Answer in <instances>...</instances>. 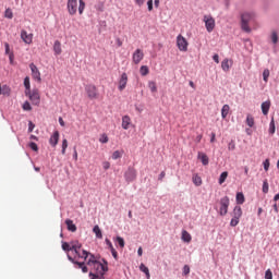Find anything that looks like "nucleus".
Instances as JSON below:
<instances>
[{
    "label": "nucleus",
    "mask_w": 279,
    "mask_h": 279,
    "mask_svg": "<svg viewBox=\"0 0 279 279\" xmlns=\"http://www.w3.org/2000/svg\"><path fill=\"white\" fill-rule=\"evenodd\" d=\"M228 114H230V105H223L221 109L222 119H227Z\"/></svg>",
    "instance_id": "21"
},
{
    "label": "nucleus",
    "mask_w": 279,
    "mask_h": 279,
    "mask_svg": "<svg viewBox=\"0 0 279 279\" xmlns=\"http://www.w3.org/2000/svg\"><path fill=\"white\" fill-rule=\"evenodd\" d=\"M62 250H63L64 252H73V248H72V246H71V243H68V242H63V243H62Z\"/></svg>",
    "instance_id": "31"
},
{
    "label": "nucleus",
    "mask_w": 279,
    "mask_h": 279,
    "mask_svg": "<svg viewBox=\"0 0 279 279\" xmlns=\"http://www.w3.org/2000/svg\"><path fill=\"white\" fill-rule=\"evenodd\" d=\"M228 149H229V151H234V149H236V144H234V141H231L228 144Z\"/></svg>",
    "instance_id": "45"
},
{
    "label": "nucleus",
    "mask_w": 279,
    "mask_h": 279,
    "mask_svg": "<svg viewBox=\"0 0 279 279\" xmlns=\"http://www.w3.org/2000/svg\"><path fill=\"white\" fill-rule=\"evenodd\" d=\"M21 38L26 45H32L34 40V34H28L27 31L23 29L21 32Z\"/></svg>",
    "instance_id": "12"
},
{
    "label": "nucleus",
    "mask_w": 279,
    "mask_h": 279,
    "mask_svg": "<svg viewBox=\"0 0 279 279\" xmlns=\"http://www.w3.org/2000/svg\"><path fill=\"white\" fill-rule=\"evenodd\" d=\"M116 43H117L118 47H123V41L121 40V38H117Z\"/></svg>",
    "instance_id": "58"
},
{
    "label": "nucleus",
    "mask_w": 279,
    "mask_h": 279,
    "mask_svg": "<svg viewBox=\"0 0 279 279\" xmlns=\"http://www.w3.org/2000/svg\"><path fill=\"white\" fill-rule=\"evenodd\" d=\"M128 86V73H122L120 80H119V85H118V90L123 92L125 90V87Z\"/></svg>",
    "instance_id": "10"
},
{
    "label": "nucleus",
    "mask_w": 279,
    "mask_h": 279,
    "mask_svg": "<svg viewBox=\"0 0 279 279\" xmlns=\"http://www.w3.org/2000/svg\"><path fill=\"white\" fill-rule=\"evenodd\" d=\"M148 88L150 89V93H158V86L154 81L148 82Z\"/></svg>",
    "instance_id": "25"
},
{
    "label": "nucleus",
    "mask_w": 279,
    "mask_h": 279,
    "mask_svg": "<svg viewBox=\"0 0 279 279\" xmlns=\"http://www.w3.org/2000/svg\"><path fill=\"white\" fill-rule=\"evenodd\" d=\"M68 12L71 16L77 14V0H68Z\"/></svg>",
    "instance_id": "8"
},
{
    "label": "nucleus",
    "mask_w": 279,
    "mask_h": 279,
    "mask_svg": "<svg viewBox=\"0 0 279 279\" xmlns=\"http://www.w3.org/2000/svg\"><path fill=\"white\" fill-rule=\"evenodd\" d=\"M140 270L143 271V274H145L147 279L150 278L149 268H147V266H145V264L140 265Z\"/></svg>",
    "instance_id": "24"
},
{
    "label": "nucleus",
    "mask_w": 279,
    "mask_h": 279,
    "mask_svg": "<svg viewBox=\"0 0 279 279\" xmlns=\"http://www.w3.org/2000/svg\"><path fill=\"white\" fill-rule=\"evenodd\" d=\"M29 69L32 71L33 80H36L38 82H43V78L40 77V71L38 70V66L36 64L31 63Z\"/></svg>",
    "instance_id": "11"
},
{
    "label": "nucleus",
    "mask_w": 279,
    "mask_h": 279,
    "mask_svg": "<svg viewBox=\"0 0 279 279\" xmlns=\"http://www.w3.org/2000/svg\"><path fill=\"white\" fill-rule=\"evenodd\" d=\"M141 75L145 77V75H149V68L147 65H142L140 69Z\"/></svg>",
    "instance_id": "30"
},
{
    "label": "nucleus",
    "mask_w": 279,
    "mask_h": 279,
    "mask_svg": "<svg viewBox=\"0 0 279 279\" xmlns=\"http://www.w3.org/2000/svg\"><path fill=\"white\" fill-rule=\"evenodd\" d=\"M230 207V198L228 196H225L220 199V210L219 214L221 217H225V215H228V208Z\"/></svg>",
    "instance_id": "5"
},
{
    "label": "nucleus",
    "mask_w": 279,
    "mask_h": 279,
    "mask_svg": "<svg viewBox=\"0 0 279 279\" xmlns=\"http://www.w3.org/2000/svg\"><path fill=\"white\" fill-rule=\"evenodd\" d=\"M24 86H25L27 93H29V90H32V89H31L32 86H31V84H29V78H28V76H26V77L24 78Z\"/></svg>",
    "instance_id": "37"
},
{
    "label": "nucleus",
    "mask_w": 279,
    "mask_h": 279,
    "mask_svg": "<svg viewBox=\"0 0 279 279\" xmlns=\"http://www.w3.org/2000/svg\"><path fill=\"white\" fill-rule=\"evenodd\" d=\"M203 21L205 23V27L206 31L208 32V34H210L211 32L215 31V19L213 17V15H204Z\"/></svg>",
    "instance_id": "3"
},
{
    "label": "nucleus",
    "mask_w": 279,
    "mask_h": 279,
    "mask_svg": "<svg viewBox=\"0 0 279 279\" xmlns=\"http://www.w3.org/2000/svg\"><path fill=\"white\" fill-rule=\"evenodd\" d=\"M85 93H87L88 99H97L99 97V92L97 86L89 84L85 86Z\"/></svg>",
    "instance_id": "4"
},
{
    "label": "nucleus",
    "mask_w": 279,
    "mask_h": 279,
    "mask_svg": "<svg viewBox=\"0 0 279 279\" xmlns=\"http://www.w3.org/2000/svg\"><path fill=\"white\" fill-rule=\"evenodd\" d=\"M192 180L195 186H202V177L194 174Z\"/></svg>",
    "instance_id": "26"
},
{
    "label": "nucleus",
    "mask_w": 279,
    "mask_h": 279,
    "mask_svg": "<svg viewBox=\"0 0 279 279\" xmlns=\"http://www.w3.org/2000/svg\"><path fill=\"white\" fill-rule=\"evenodd\" d=\"M25 95L32 101L33 106H40V92L38 89L25 92Z\"/></svg>",
    "instance_id": "2"
},
{
    "label": "nucleus",
    "mask_w": 279,
    "mask_h": 279,
    "mask_svg": "<svg viewBox=\"0 0 279 279\" xmlns=\"http://www.w3.org/2000/svg\"><path fill=\"white\" fill-rule=\"evenodd\" d=\"M269 69H266V70H264V72H263V80H264V82H268L269 81Z\"/></svg>",
    "instance_id": "42"
},
{
    "label": "nucleus",
    "mask_w": 279,
    "mask_h": 279,
    "mask_svg": "<svg viewBox=\"0 0 279 279\" xmlns=\"http://www.w3.org/2000/svg\"><path fill=\"white\" fill-rule=\"evenodd\" d=\"M93 232L95 233L97 239H104V234L101 233V229L99 228V226H95L93 228Z\"/></svg>",
    "instance_id": "23"
},
{
    "label": "nucleus",
    "mask_w": 279,
    "mask_h": 279,
    "mask_svg": "<svg viewBox=\"0 0 279 279\" xmlns=\"http://www.w3.org/2000/svg\"><path fill=\"white\" fill-rule=\"evenodd\" d=\"M269 159H266L265 161H264V169H265V171H269Z\"/></svg>",
    "instance_id": "54"
},
{
    "label": "nucleus",
    "mask_w": 279,
    "mask_h": 279,
    "mask_svg": "<svg viewBox=\"0 0 279 279\" xmlns=\"http://www.w3.org/2000/svg\"><path fill=\"white\" fill-rule=\"evenodd\" d=\"M147 5H148V12H151V10H154V0H148Z\"/></svg>",
    "instance_id": "51"
},
{
    "label": "nucleus",
    "mask_w": 279,
    "mask_h": 279,
    "mask_svg": "<svg viewBox=\"0 0 279 279\" xmlns=\"http://www.w3.org/2000/svg\"><path fill=\"white\" fill-rule=\"evenodd\" d=\"M23 110L29 112L32 111V105L29 104V101H25L22 106Z\"/></svg>",
    "instance_id": "40"
},
{
    "label": "nucleus",
    "mask_w": 279,
    "mask_h": 279,
    "mask_svg": "<svg viewBox=\"0 0 279 279\" xmlns=\"http://www.w3.org/2000/svg\"><path fill=\"white\" fill-rule=\"evenodd\" d=\"M10 93H12V89H10V86L3 85V86H2L1 95L10 96Z\"/></svg>",
    "instance_id": "32"
},
{
    "label": "nucleus",
    "mask_w": 279,
    "mask_h": 279,
    "mask_svg": "<svg viewBox=\"0 0 279 279\" xmlns=\"http://www.w3.org/2000/svg\"><path fill=\"white\" fill-rule=\"evenodd\" d=\"M117 242H118V245H120V247H125V240H123V238L118 236Z\"/></svg>",
    "instance_id": "44"
},
{
    "label": "nucleus",
    "mask_w": 279,
    "mask_h": 279,
    "mask_svg": "<svg viewBox=\"0 0 279 279\" xmlns=\"http://www.w3.org/2000/svg\"><path fill=\"white\" fill-rule=\"evenodd\" d=\"M59 141H60V132L54 131L49 140V143L52 147H56V145H58Z\"/></svg>",
    "instance_id": "14"
},
{
    "label": "nucleus",
    "mask_w": 279,
    "mask_h": 279,
    "mask_svg": "<svg viewBox=\"0 0 279 279\" xmlns=\"http://www.w3.org/2000/svg\"><path fill=\"white\" fill-rule=\"evenodd\" d=\"M236 204H244L245 203V195H243V193L239 192L236 194Z\"/></svg>",
    "instance_id": "27"
},
{
    "label": "nucleus",
    "mask_w": 279,
    "mask_h": 279,
    "mask_svg": "<svg viewBox=\"0 0 279 279\" xmlns=\"http://www.w3.org/2000/svg\"><path fill=\"white\" fill-rule=\"evenodd\" d=\"M213 60H214L217 64H219V54H214V56H213Z\"/></svg>",
    "instance_id": "59"
},
{
    "label": "nucleus",
    "mask_w": 279,
    "mask_h": 279,
    "mask_svg": "<svg viewBox=\"0 0 279 279\" xmlns=\"http://www.w3.org/2000/svg\"><path fill=\"white\" fill-rule=\"evenodd\" d=\"M28 147H31V149H33V151H38V145L34 142H31L28 144Z\"/></svg>",
    "instance_id": "48"
},
{
    "label": "nucleus",
    "mask_w": 279,
    "mask_h": 279,
    "mask_svg": "<svg viewBox=\"0 0 279 279\" xmlns=\"http://www.w3.org/2000/svg\"><path fill=\"white\" fill-rule=\"evenodd\" d=\"M240 219H241V218H236V217L233 216V218H232L231 221H230V226H231L232 228H236V226H239Z\"/></svg>",
    "instance_id": "35"
},
{
    "label": "nucleus",
    "mask_w": 279,
    "mask_h": 279,
    "mask_svg": "<svg viewBox=\"0 0 279 279\" xmlns=\"http://www.w3.org/2000/svg\"><path fill=\"white\" fill-rule=\"evenodd\" d=\"M233 217L241 219L243 217V209L240 206H235L233 209Z\"/></svg>",
    "instance_id": "22"
},
{
    "label": "nucleus",
    "mask_w": 279,
    "mask_h": 279,
    "mask_svg": "<svg viewBox=\"0 0 279 279\" xmlns=\"http://www.w3.org/2000/svg\"><path fill=\"white\" fill-rule=\"evenodd\" d=\"M4 16H5V19H13L14 13H12V9H7L4 12Z\"/></svg>",
    "instance_id": "41"
},
{
    "label": "nucleus",
    "mask_w": 279,
    "mask_h": 279,
    "mask_svg": "<svg viewBox=\"0 0 279 279\" xmlns=\"http://www.w3.org/2000/svg\"><path fill=\"white\" fill-rule=\"evenodd\" d=\"M181 239L184 243H191L193 238L191 236V233H189V231L183 230Z\"/></svg>",
    "instance_id": "20"
},
{
    "label": "nucleus",
    "mask_w": 279,
    "mask_h": 279,
    "mask_svg": "<svg viewBox=\"0 0 279 279\" xmlns=\"http://www.w3.org/2000/svg\"><path fill=\"white\" fill-rule=\"evenodd\" d=\"M109 138H108V135L107 134H102L99 138V142L100 143H108Z\"/></svg>",
    "instance_id": "49"
},
{
    "label": "nucleus",
    "mask_w": 279,
    "mask_h": 279,
    "mask_svg": "<svg viewBox=\"0 0 279 279\" xmlns=\"http://www.w3.org/2000/svg\"><path fill=\"white\" fill-rule=\"evenodd\" d=\"M269 134H276V123L271 120L269 124Z\"/></svg>",
    "instance_id": "39"
},
{
    "label": "nucleus",
    "mask_w": 279,
    "mask_h": 279,
    "mask_svg": "<svg viewBox=\"0 0 279 279\" xmlns=\"http://www.w3.org/2000/svg\"><path fill=\"white\" fill-rule=\"evenodd\" d=\"M121 156H123V153H121V150H116L112 154V159L113 160H119V158H121Z\"/></svg>",
    "instance_id": "38"
},
{
    "label": "nucleus",
    "mask_w": 279,
    "mask_h": 279,
    "mask_svg": "<svg viewBox=\"0 0 279 279\" xmlns=\"http://www.w3.org/2000/svg\"><path fill=\"white\" fill-rule=\"evenodd\" d=\"M59 123H60L61 128H64L65 123H64V120L62 118H59Z\"/></svg>",
    "instance_id": "62"
},
{
    "label": "nucleus",
    "mask_w": 279,
    "mask_h": 279,
    "mask_svg": "<svg viewBox=\"0 0 279 279\" xmlns=\"http://www.w3.org/2000/svg\"><path fill=\"white\" fill-rule=\"evenodd\" d=\"M102 168L105 169V171H108V169H110V162L109 161H104L102 162Z\"/></svg>",
    "instance_id": "53"
},
{
    "label": "nucleus",
    "mask_w": 279,
    "mask_h": 279,
    "mask_svg": "<svg viewBox=\"0 0 279 279\" xmlns=\"http://www.w3.org/2000/svg\"><path fill=\"white\" fill-rule=\"evenodd\" d=\"M135 3L141 8L142 5H144L145 0H135Z\"/></svg>",
    "instance_id": "57"
},
{
    "label": "nucleus",
    "mask_w": 279,
    "mask_h": 279,
    "mask_svg": "<svg viewBox=\"0 0 279 279\" xmlns=\"http://www.w3.org/2000/svg\"><path fill=\"white\" fill-rule=\"evenodd\" d=\"M69 260L71 263H74V265H78V269H82L83 274H88V267H86V260L84 262H75V258L71 257V255H68Z\"/></svg>",
    "instance_id": "13"
},
{
    "label": "nucleus",
    "mask_w": 279,
    "mask_h": 279,
    "mask_svg": "<svg viewBox=\"0 0 279 279\" xmlns=\"http://www.w3.org/2000/svg\"><path fill=\"white\" fill-rule=\"evenodd\" d=\"M177 46L180 51H189V41L182 35H178Z\"/></svg>",
    "instance_id": "6"
},
{
    "label": "nucleus",
    "mask_w": 279,
    "mask_h": 279,
    "mask_svg": "<svg viewBox=\"0 0 279 279\" xmlns=\"http://www.w3.org/2000/svg\"><path fill=\"white\" fill-rule=\"evenodd\" d=\"M271 40H272L274 45H277V43H278V33H276V32L271 33Z\"/></svg>",
    "instance_id": "47"
},
{
    "label": "nucleus",
    "mask_w": 279,
    "mask_h": 279,
    "mask_svg": "<svg viewBox=\"0 0 279 279\" xmlns=\"http://www.w3.org/2000/svg\"><path fill=\"white\" fill-rule=\"evenodd\" d=\"M106 244L108 245L109 250H113L114 246L112 245V242L108 239L105 240Z\"/></svg>",
    "instance_id": "56"
},
{
    "label": "nucleus",
    "mask_w": 279,
    "mask_h": 279,
    "mask_svg": "<svg viewBox=\"0 0 279 279\" xmlns=\"http://www.w3.org/2000/svg\"><path fill=\"white\" fill-rule=\"evenodd\" d=\"M165 175H166V173H165V171H162V172L159 174L158 180H163V179H165Z\"/></svg>",
    "instance_id": "63"
},
{
    "label": "nucleus",
    "mask_w": 279,
    "mask_h": 279,
    "mask_svg": "<svg viewBox=\"0 0 279 279\" xmlns=\"http://www.w3.org/2000/svg\"><path fill=\"white\" fill-rule=\"evenodd\" d=\"M145 58V52L141 48H137L132 56V60L134 64H141V61Z\"/></svg>",
    "instance_id": "7"
},
{
    "label": "nucleus",
    "mask_w": 279,
    "mask_h": 279,
    "mask_svg": "<svg viewBox=\"0 0 279 279\" xmlns=\"http://www.w3.org/2000/svg\"><path fill=\"white\" fill-rule=\"evenodd\" d=\"M53 51H54V56H60V53H62V44L60 43V40L54 41Z\"/></svg>",
    "instance_id": "16"
},
{
    "label": "nucleus",
    "mask_w": 279,
    "mask_h": 279,
    "mask_svg": "<svg viewBox=\"0 0 279 279\" xmlns=\"http://www.w3.org/2000/svg\"><path fill=\"white\" fill-rule=\"evenodd\" d=\"M110 252H111L113 258H114L116 260H119V253H117V250L111 248Z\"/></svg>",
    "instance_id": "50"
},
{
    "label": "nucleus",
    "mask_w": 279,
    "mask_h": 279,
    "mask_svg": "<svg viewBox=\"0 0 279 279\" xmlns=\"http://www.w3.org/2000/svg\"><path fill=\"white\" fill-rule=\"evenodd\" d=\"M4 47H5V53H10V44L5 43Z\"/></svg>",
    "instance_id": "60"
},
{
    "label": "nucleus",
    "mask_w": 279,
    "mask_h": 279,
    "mask_svg": "<svg viewBox=\"0 0 279 279\" xmlns=\"http://www.w3.org/2000/svg\"><path fill=\"white\" fill-rule=\"evenodd\" d=\"M246 125H248V128H254V117L252 116L246 117Z\"/></svg>",
    "instance_id": "34"
},
{
    "label": "nucleus",
    "mask_w": 279,
    "mask_h": 279,
    "mask_svg": "<svg viewBox=\"0 0 279 279\" xmlns=\"http://www.w3.org/2000/svg\"><path fill=\"white\" fill-rule=\"evenodd\" d=\"M221 69L225 70V71H230V61L228 59H225L221 62Z\"/></svg>",
    "instance_id": "29"
},
{
    "label": "nucleus",
    "mask_w": 279,
    "mask_h": 279,
    "mask_svg": "<svg viewBox=\"0 0 279 279\" xmlns=\"http://www.w3.org/2000/svg\"><path fill=\"white\" fill-rule=\"evenodd\" d=\"M73 159L77 160V149L74 148Z\"/></svg>",
    "instance_id": "64"
},
{
    "label": "nucleus",
    "mask_w": 279,
    "mask_h": 279,
    "mask_svg": "<svg viewBox=\"0 0 279 279\" xmlns=\"http://www.w3.org/2000/svg\"><path fill=\"white\" fill-rule=\"evenodd\" d=\"M65 226H68V230L70 232H76L77 231V227L75 226V223H73V220H71V219L65 220Z\"/></svg>",
    "instance_id": "18"
},
{
    "label": "nucleus",
    "mask_w": 279,
    "mask_h": 279,
    "mask_svg": "<svg viewBox=\"0 0 279 279\" xmlns=\"http://www.w3.org/2000/svg\"><path fill=\"white\" fill-rule=\"evenodd\" d=\"M263 193H269V183L267 180L263 182Z\"/></svg>",
    "instance_id": "43"
},
{
    "label": "nucleus",
    "mask_w": 279,
    "mask_h": 279,
    "mask_svg": "<svg viewBox=\"0 0 279 279\" xmlns=\"http://www.w3.org/2000/svg\"><path fill=\"white\" fill-rule=\"evenodd\" d=\"M265 279H274V274L271 272V269L266 270Z\"/></svg>",
    "instance_id": "46"
},
{
    "label": "nucleus",
    "mask_w": 279,
    "mask_h": 279,
    "mask_svg": "<svg viewBox=\"0 0 279 279\" xmlns=\"http://www.w3.org/2000/svg\"><path fill=\"white\" fill-rule=\"evenodd\" d=\"M226 180H228V171H225L220 174L219 184H223V182H226Z\"/></svg>",
    "instance_id": "33"
},
{
    "label": "nucleus",
    "mask_w": 279,
    "mask_h": 279,
    "mask_svg": "<svg viewBox=\"0 0 279 279\" xmlns=\"http://www.w3.org/2000/svg\"><path fill=\"white\" fill-rule=\"evenodd\" d=\"M34 128H36V125L34 123H32V121L28 122V132H34Z\"/></svg>",
    "instance_id": "55"
},
{
    "label": "nucleus",
    "mask_w": 279,
    "mask_h": 279,
    "mask_svg": "<svg viewBox=\"0 0 279 279\" xmlns=\"http://www.w3.org/2000/svg\"><path fill=\"white\" fill-rule=\"evenodd\" d=\"M130 125H132V119L130 118V116H124L122 118L123 130H130Z\"/></svg>",
    "instance_id": "15"
},
{
    "label": "nucleus",
    "mask_w": 279,
    "mask_h": 279,
    "mask_svg": "<svg viewBox=\"0 0 279 279\" xmlns=\"http://www.w3.org/2000/svg\"><path fill=\"white\" fill-rule=\"evenodd\" d=\"M198 160H201L202 165L206 167L209 162L208 155H206L205 153H198Z\"/></svg>",
    "instance_id": "19"
},
{
    "label": "nucleus",
    "mask_w": 279,
    "mask_h": 279,
    "mask_svg": "<svg viewBox=\"0 0 279 279\" xmlns=\"http://www.w3.org/2000/svg\"><path fill=\"white\" fill-rule=\"evenodd\" d=\"M183 274H184L185 276H189V274H191V268L185 265V266L183 267Z\"/></svg>",
    "instance_id": "52"
},
{
    "label": "nucleus",
    "mask_w": 279,
    "mask_h": 279,
    "mask_svg": "<svg viewBox=\"0 0 279 279\" xmlns=\"http://www.w3.org/2000/svg\"><path fill=\"white\" fill-rule=\"evenodd\" d=\"M124 178L126 182H134V180H136V169L129 168L124 173Z\"/></svg>",
    "instance_id": "9"
},
{
    "label": "nucleus",
    "mask_w": 279,
    "mask_h": 279,
    "mask_svg": "<svg viewBox=\"0 0 279 279\" xmlns=\"http://www.w3.org/2000/svg\"><path fill=\"white\" fill-rule=\"evenodd\" d=\"M254 15L252 13H243L241 15V27L243 32H246L250 34L252 32V28H250V21H253Z\"/></svg>",
    "instance_id": "1"
},
{
    "label": "nucleus",
    "mask_w": 279,
    "mask_h": 279,
    "mask_svg": "<svg viewBox=\"0 0 279 279\" xmlns=\"http://www.w3.org/2000/svg\"><path fill=\"white\" fill-rule=\"evenodd\" d=\"M66 147H69V141L63 140L62 141V150L61 154L64 156V154H66Z\"/></svg>",
    "instance_id": "36"
},
{
    "label": "nucleus",
    "mask_w": 279,
    "mask_h": 279,
    "mask_svg": "<svg viewBox=\"0 0 279 279\" xmlns=\"http://www.w3.org/2000/svg\"><path fill=\"white\" fill-rule=\"evenodd\" d=\"M202 138H203V136H202V134H199V135L196 136L195 142L196 143H202Z\"/></svg>",
    "instance_id": "61"
},
{
    "label": "nucleus",
    "mask_w": 279,
    "mask_h": 279,
    "mask_svg": "<svg viewBox=\"0 0 279 279\" xmlns=\"http://www.w3.org/2000/svg\"><path fill=\"white\" fill-rule=\"evenodd\" d=\"M269 108H271V101H265L262 104V112L263 114L267 116L269 114Z\"/></svg>",
    "instance_id": "17"
},
{
    "label": "nucleus",
    "mask_w": 279,
    "mask_h": 279,
    "mask_svg": "<svg viewBox=\"0 0 279 279\" xmlns=\"http://www.w3.org/2000/svg\"><path fill=\"white\" fill-rule=\"evenodd\" d=\"M78 3V14H84V10L86 9V2H84V0H80Z\"/></svg>",
    "instance_id": "28"
}]
</instances>
